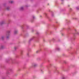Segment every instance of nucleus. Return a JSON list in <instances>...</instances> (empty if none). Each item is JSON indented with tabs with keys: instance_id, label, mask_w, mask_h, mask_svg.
I'll use <instances>...</instances> for the list:
<instances>
[{
	"instance_id": "obj_1",
	"label": "nucleus",
	"mask_w": 79,
	"mask_h": 79,
	"mask_svg": "<svg viewBox=\"0 0 79 79\" xmlns=\"http://www.w3.org/2000/svg\"><path fill=\"white\" fill-rule=\"evenodd\" d=\"M10 31H8L7 34H6V37L7 39H8L10 37Z\"/></svg>"
},
{
	"instance_id": "obj_2",
	"label": "nucleus",
	"mask_w": 79,
	"mask_h": 79,
	"mask_svg": "<svg viewBox=\"0 0 79 79\" xmlns=\"http://www.w3.org/2000/svg\"><path fill=\"white\" fill-rule=\"evenodd\" d=\"M37 64L35 63H33L32 64L31 66L32 67H37Z\"/></svg>"
},
{
	"instance_id": "obj_3",
	"label": "nucleus",
	"mask_w": 79,
	"mask_h": 79,
	"mask_svg": "<svg viewBox=\"0 0 79 79\" xmlns=\"http://www.w3.org/2000/svg\"><path fill=\"white\" fill-rule=\"evenodd\" d=\"M55 50H57V51H60V50H61V49L60 48L58 47H57L56 48Z\"/></svg>"
},
{
	"instance_id": "obj_4",
	"label": "nucleus",
	"mask_w": 79,
	"mask_h": 79,
	"mask_svg": "<svg viewBox=\"0 0 79 79\" xmlns=\"http://www.w3.org/2000/svg\"><path fill=\"white\" fill-rule=\"evenodd\" d=\"M5 48V46L3 45H1L0 46V48L1 49H3Z\"/></svg>"
},
{
	"instance_id": "obj_5",
	"label": "nucleus",
	"mask_w": 79,
	"mask_h": 79,
	"mask_svg": "<svg viewBox=\"0 0 79 79\" xmlns=\"http://www.w3.org/2000/svg\"><path fill=\"white\" fill-rule=\"evenodd\" d=\"M18 30H15L14 32V34H18Z\"/></svg>"
},
{
	"instance_id": "obj_6",
	"label": "nucleus",
	"mask_w": 79,
	"mask_h": 79,
	"mask_svg": "<svg viewBox=\"0 0 79 79\" xmlns=\"http://www.w3.org/2000/svg\"><path fill=\"white\" fill-rule=\"evenodd\" d=\"M20 10H24V7L22 6L19 8Z\"/></svg>"
},
{
	"instance_id": "obj_7",
	"label": "nucleus",
	"mask_w": 79,
	"mask_h": 79,
	"mask_svg": "<svg viewBox=\"0 0 79 79\" xmlns=\"http://www.w3.org/2000/svg\"><path fill=\"white\" fill-rule=\"evenodd\" d=\"M10 6L7 7L6 8V10H8H8H10Z\"/></svg>"
},
{
	"instance_id": "obj_8",
	"label": "nucleus",
	"mask_w": 79,
	"mask_h": 79,
	"mask_svg": "<svg viewBox=\"0 0 79 79\" xmlns=\"http://www.w3.org/2000/svg\"><path fill=\"white\" fill-rule=\"evenodd\" d=\"M9 3H14V1H9Z\"/></svg>"
},
{
	"instance_id": "obj_9",
	"label": "nucleus",
	"mask_w": 79,
	"mask_h": 79,
	"mask_svg": "<svg viewBox=\"0 0 79 79\" xmlns=\"http://www.w3.org/2000/svg\"><path fill=\"white\" fill-rule=\"evenodd\" d=\"M75 33L76 34H79V32H78L77 31V30H76V29H75Z\"/></svg>"
},
{
	"instance_id": "obj_10",
	"label": "nucleus",
	"mask_w": 79,
	"mask_h": 79,
	"mask_svg": "<svg viewBox=\"0 0 79 79\" xmlns=\"http://www.w3.org/2000/svg\"><path fill=\"white\" fill-rule=\"evenodd\" d=\"M66 79V77L64 76H63L61 78V79Z\"/></svg>"
},
{
	"instance_id": "obj_11",
	"label": "nucleus",
	"mask_w": 79,
	"mask_h": 79,
	"mask_svg": "<svg viewBox=\"0 0 79 79\" xmlns=\"http://www.w3.org/2000/svg\"><path fill=\"white\" fill-rule=\"evenodd\" d=\"M1 24H5V21H3L1 23Z\"/></svg>"
},
{
	"instance_id": "obj_12",
	"label": "nucleus",
	"mask_w": 79,
	"mask_h": 79,
	"mask_svg": "<svg viewBox=\"0 0 79 79\" xmlns=\"http://www.w3.org/2000/svg\"><path fill=\"white\" fill-rule=\"evenodd\" d=\"M17 48H18V47L17 46H15L14 47V49L15 50H16Z\"/></svg>"
},
{
	"instance_id": "obj_13",
	"label": "nucleus",
	"mask_w": 79,
	"mask_h": 79,
	"mask_svg": "<svg viewBox=\"0 0 79 79\" xmlns=\"http://www.w3.org/2000/svg\"><path fill=\"white\" fill-rule=\"evenodd\" d=\"M4 38H5V36H2L1 37L2 39H4Z\"/></svg>"
},
{
	"instance_id": "obj_14",
	"label": "nucleus",
	"mask_w": 79,
	"mask_h": 79,
	"mask_svg": "<svg viewBox=\"0 0 79 79\" xmlns=\"http://www.w3.org/2000/svg\"><path fill=\"white\" fill-rule=\"evenodd\" d=\"M52 16H54V14L53 13H52Z\"/></svg>"
},
{
	"instance_id": "obj_15",
	"label": "nucleus",
	"mask_w": 79,
	"mask_h": 79,
	"mask_svg": "<svg viewBox=\"0 0 79 79\" xmlns=\"http://www.w3.org/2000/svg\"><path fill=\"white\" fill-rule=\"evenodd\" d=\"M55 40V39L54 38H53L52 40L53 41H54V40Z\"/></svg>"
},
{
	"instance_id": "obj_16",
	"label": "nucleus",
	"mask_w": 79,
	"mask_h": 79,
	"mask_svg": "<svg viewBox=\"0 0 79 79\" xmlns=\"http://www.w3.org/2000/svg\"><path fill=\"white\" fill-rule=\"evenodd\" d=\"M9 71H12V69H9Z\"/></svg>"
},
{
	"instance_id": "obj_17",
	"label": "nucleus",
	"mask_w": 79,
	"mask_h": 79,
	"mask_svg": "<svg viewBox=\"0 0 79 79\" xmlns=\"http://www.w3.org/2000/svg\"><path fill=\"white\" fill-rule=\"evenodd\" d=\"M36 34H37V35H38V34H39V32H37L36 33Z\"/></svg>"
},
{
	"instance_id": "obj_18",
	"label": "nucleus",
	"mask_w": 79,
	"mask_h": 79,
	"mask_svg": "<svg viewBox=\"0 0 79 79\" xmlns=\"http://www.w3.org/2000/svg\"><path fill=\"white\" fill-rule=\"evenodd\" d=\"M76 8L77 10H79V7H76Z\"/></svg>"
},
{
	"instance_id": "obj_19",
	"label": "nucleus",
	"mask_w": 79,
	"mask_h": 79,
	"mask_svg": "<svg viewBox=\"0 0 79 79\" xmlns=\"http://www.w3.org/2000/svg\"><path fill=\"white\" fill-rule=\"evenodd\" d=\"M33 19H34V18H35V16H33Z\"/></svg>"
},
{
	"instance_id": "obj_20",
	"label": "nucleus",
	"mask_w": 79,
	"mask_h": 79,
	"mask_svg": "<svg viewBox=\"0 0 79 79\" xmlns=\"http://www.w3.org/2000/svg\"><path fill=\"white\" fill-rule=\"evenodd\" d=\"M21 55H22L23 54V51H22L21 52Z\"/></svg>"
},
{
	"instance_id": "obj_21",
	"label": "nucleus",
	"mask_w": 79,
	"mask_h": 79,
	"mask_svg": "<svg viewBox=\"0 0 79 79\" xmlns=\"http://www.w3.org/2000/svg\"><path fill=\"white\" fill-rule=\"evenodd\" d=\"M33 40V38H31L30 39V40Z\"/></svg>"
},
{
	"instance_id": "obj_22",
	"label": "nucleus",
	"mask_w": 79,
	"mask_h": 79,
	"mask_svg": "<svg viewBox=\"0 0 79 79\" xmlns=\"http://www.w3.org/2000/svg\"><path fill=\"white\" fill-rule=\"evenodd\" d=\"M39 52V51H36V52L37 53H38V52Z\"/></svg>"
},
{
	"instance_id": "obj_23",
	"label": "nucleus",
	"mask_w": 79,
	"mask_h": 79,
	"mask_svg": "<svg viewBox=\"0 0 79 79\" xmlns=\"http://www.w3.org/2000/svg\"><path fill=\"white\" fill-rule=\"evenodd\" d=\"M62 35H63H63H64V34H63V33H62Z\"/></svg>"
},
{
	"instance_id": "obj_24",
	"label": "nucleus",
	"mask_w": 79,
	"mask_h": 79,
	"mask_svg": "<svg viewBox=\"0 0 79 79\" xmlns=\"http://www.w3.org/2000/svg\"><path fill=\"white\" fill-rule=\"evenodd\" d=\"M44 14L45 15L47 16V14H46V13H45Z\"/></svg>"
},
{
	"instance_id": "obj_25",
	"label": "nucleus",
	"mask_w": 79,
	"mask_h": 79,
	"mask_svg": "<svg viewBox=\"0 0 79 79\" xmlns=\"http://www.w3.org/2000/svg\"><path fill=\"white\" fill-rule=\"evenodd\" d=\"M9 73H8V72H7V74H9Z\"/></svg>"
},
{
	"instance_id": "obj_26",
	"label": "nucleus",
	"mask_w": 79,
	"mask_h": 79,
	"mask_svg": "<svg viewBox=\"0 0 79 79\" xmlns=\"http://www.w3.org/2000/svg\"><path fill=\"white\" fill-rule=\"evenodd\" d=\"M51 32H52L51 31H50L49 32V33H51Z\"/></svg>"
},
{
	"instance_id": "obj_27",
	"label": "nucleus",
	"mask_w": 79,
	"mask_h": 79,
	"mask_svg": "<svg viewBox=\"0 0 79 79\" xmlns=\"http://www.w3.org/2000/svg\"><path fill=\"white\" fill-rule=\"evenodd\" d=\"M29 53H27V55H29Z\"/></svg>"
},
{
	"instance_id": "obj_28",
	"label": "nucleus",
	"mask_w": 79,
	"mask_h": 79,
	"mask_svg": "<svg viewBox=\"0 0 79 79\" xmlns=\"http://www.w3.org/2000/svg\"><path fill=\"white\" fill-rule=\"evenodd\" d=\"M26 7H27V6H26Z\"/></svg>"
},
{
	"instance_id": "obj_29",
	"label": "nucleus",
	"mask_w": 79,
	"mask_h": 79,
	"mask_svg": "<svg viewBox=\"0 0 79 79\" xmlns=\"http://www.w3.org/2000/svg\"><path fill=\"white\" fill-rule=\"evenodd\" d=\"M64 0H61L62 1H63Z\"/></svg>"
},
{
	"instance_id": "obj_30",
	"label": "nucleus",
	"mask_w": 79,
	"mask_h": 79,
	"mask_svg": "<svg viewBox=\"0 0 79 79\" xmlns=\"http://www.w3.org/2000/svg\"><path fill=\"white\" fill-rule=\"evenodd\" d=\"M68 6H69V5Z\"/></svg>"
}]
</instances>
